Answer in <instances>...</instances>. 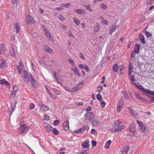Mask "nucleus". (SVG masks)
<instances>
[{
	"instance_id": "obj_1",
	"label": "nucleus",
	"mask_w": 154,
	"mask_h": 154,
	"mask_svg": "<svg viewBox=\"0 0 154 154\" xmlns=\"http://www.w3.org/2000/svg\"><path fill=\"white\" fill-rule=\"evenodd\" d=\"M132 84H134L141 91L146 94V95L151 99L152 101H154V91H151L147 89L144 88L138 82H134Z\"/></svg>"
},
{
	"instance_id": "obj_2",
	"label": "nucleus",
	"mask_w": 154,
	"mask_h": 154,
	"mask_svg": "<svg viewBox=\"0 0 154 154\" xmlns=\"http://www.w3.org/2000/svg\"><path fill=\"white\" fill-rule=\"evenodd\" d=\"M135 123L134 122L132 123L129 126L127 131L128 135L130 137L133 136L135 133Z\"/></svg>"
},
{
	"instance_id": "obj_3",
	"label": "nucleus",
	"mask_w": 154,
	"mask_h": 154,
	"mask_svg": "<svg viewBox=\"0 0 154 154\" xmlns=\"http://www.w3.org/2000/svg\"><path fill=\"white\" fill-rule=\"evenodd\" d=\"M121 123H122L121 122L118 121L115 122L113 124V127L116 128V131L118 132L122 130L125 128L124 125H120Z\"/></svg>"
},
{
	"instance_id": "obj_4",
	"label": "nucleus",
	"mask_w": 154,
	"mask_h": 154,
	"mask_svg": "<svg viewBox=\"0 0 154 154\" xmlns=\"http://www.w3.org/2000/svg\"><path fill=\"white\" fill-rule=\"evenodd\" d=\"M29 128V126H28L26 124H23L21 125L20 124V134L23 136L27 133L28 131Z\"/></svg>"
},
{
	"instance_id": "obj_5",
	"label": "nucleus",
	"mask_w": 154,
	"mask_h": 154,
	"mask_svg": "<svg viewBox=\"0 0 154 154\" xmlns=\"http://www.w3.org/2000/svg\"><path fill=\"white\" fill-rule=\"evenodd\" d=\"M23 77L25 78L26 83H28L31 81L34 78L31 74L28 73L25 71L23 72Z\"/></svg>"
},
{
	"instance_id": "obj_6",
	"label": "nucleus",
	"mask_w": 154,
	"mask_h": 154,
	"mask_svg": "<svg viewBox=\"0 0 154 154\" xmlns=\"http://www.w3.org/2000/svg\"><path fill=\"white\" fill-rule=\"evenodd\" d=\"M124 102L122 100H120L117 104L116 109L118 112H120L124 107Z\"/></svg>"
},
{
	"instance_id": "obj_7",
	"label": "nucleus",
	"mask_w": 154,
	"mask_h": 154,
	"mask_svg": "<svg viewBox=\"0 0 154 154\" xmlns=\"http://www.w3.org/2000/svg\"><path fill=\"white\" fill-rule=\"evenodd\" d=\"M94 116V114L91 112H87L85 114V117L87 120L93 119Z\"/></svg>"
},
{
	"instance_id": "obj_8",
	"label": "nucleus",
	"mask_w": 154,
	"mask_h": 154,
	"mask_svg": "<svg viewBox=\"0 0 154 154\" xmlns=\"http://www.w3.org/2000/svg\"><path fill=\"white\" fill-rule=\"evenodd\" d=\"M71 69L73 72V74L76 75L79 77L81 76V74L79 72L78 68L76 65L72 66Z\"/></svg>"
},
{
	"instance_id": "obj_9",
	"label": "nucleus",
	"mask_w": 154,
	"mask_h": 154,
	"mask_svg": "<svg viewBox=\"0 0 154 154\" xmlns=\"http://www.w3.org/2000/svg\"><path fill=\"white\" fill-rule=\"evenodd\" d=\"M137 123L138 125L140 131H144L146 129V127L143 125V122L141 121L137 120Z\"/></svg>"
},
{
	"instance_id": "obj_10",
	"label": "nucleus",
	"mask_w": 154,
	"mask_h": 154,
	"mask_svg": "<svg viewBox=\"0 0 154 154\" xmlns=\"http://www.w3.org/2000/svg\"><path fill=\"white\" fill-rule=\"evenodd\" d=\"M26 23L30 24L35 23V20L30 15L27 16L26 17Z\"/></svg>"
},
{
	"instance_id": "obj_11",
	"label": "nucleus",
	"mask_w": 154,
	"mask_h": 154,
	"mask_svg": "<svg viewBox=\"0 0 154 154\" xmlns=\"http://www.w3.org/2000/svg\"><path fill=\"white\" fill-rule=\"evenodd\" d=\"M130 147L128 145H125L121 149V152L122 154H127Z\"/></svg>"
},
{
	"instance_id": "obj_12",
	"label": "nucleus",
	"mask_w": 154,
	"mask_h": 154,
	"mask_svg": "<svg viewBox=\"0 0 154 154\" xmlns=\"http://www.w3.org/2000/svg\"><path fill=\"white\" fill-rule=\"evenodd\" d=\"M128 68L129 69V75H131V72L136 73L137 72V70L135 68L132 66V64L131 63H129V65L128 66Z\"/></svg>"
},
{
	"instance_id": "obj_13",
	"label": "nucleus",
	"mask_w": 154,
	"mask_h": 154,
	"mask_svg": "<svg viewBox=\"0 0 154 154\" xmlns=\"http://www.w3.org/2000/svg\"><path fill=\"white\" fill-rule=\"evenodd\" d=\"M39 106L40 107V109L46 112L49 109L48 106L43 104L42 103L41 104H39Z\"/></svg>"
},
{
	"instance_id": "obj_14",
	"label": "nucleus",
	"mask_w": 154,
	"mask_h": 154,
	"mask_svg": "<svg viewBox=\"0 0 154 154\" xmlns=\"http://www.w3.org/2000/svg\"><path fill=\"white\" fill-rule=\"evenodd\" d=\"M14 31L18 33L20 31V25L19 23H15Z\"/></svg>"
},
{
	"instance_id": "obj_15",
	"label": "nucleus",
	"mask_w": 154,
	"mask_h": 154,
	"mask_svg": "<svg viewBox=\"0 0 154 154\" xmlns=\"http://www.w3.org/2000/svg\"><path fill=\"white\" fill-rule=\"evenodd\" d=\"M119 28V26L118 25H114V26L111 27L110 28L109 33L110 34H112L116 30Z\"/></svg>"
},
{
	"instance_id": "obj_16",
	"label": "nucleus",
	"mask_w": 154,
	"mask_h": 154,
	"mask_svg": "<svg viewBox=\"0 0 154 154\" xmlns=\"http://www.w3.org/2000/svg\"><path fill=\"white\" fill-rule=\"evenodd\" d=\"M84 81L79 82L78 85H76L75 86L74 88V89L75 91H77L79 89L82 88V86L84 85Z\"/></svg>"
},
{
	"instance_id": "obj_17",
	"label": "nucleus",
	"mask_w": 154,
	"mask_h": 154,
	"mask_svg": "<svg viewBox=\"0 0 154 154\" xmlns=\"http://www.w3.org/2000/svg\"><path fill=\"white\" fill-rule=\"evenodd\" d=\"M44 49L45 51L49 54H52L53 53V50L49 48L48 45H45Z\"/></svg>"
},
{
	"instance_id": "obj_18",
	"label": "nucleus",
	"mask_w": 154,
	"mask_h": 154,
	"mask_svg": "<svg viewBox=\"0 0 154 154\" xmlns=\"http://www.w3.org/2000/svg\"><path fill=\"white\" fill-rule=\"evenodd\" d=\"M91 123L94 126H99L100 125V123L99 121L97 119H94L91 121Z\"/></svg>"
},
{
	"instance_id": "obj_19",
	"label": "nucleus",
	"mask_w": 154,
	"mask_h": 154,
	"mask_svg": "<svg viewBox=\"0 0 154 154\" xmlns=\"http://www.w3.org/2000/svg\"><path fill=\"white\" fill-rule=\"evenodd\" d=\"M54 75L55 79L60 84L62 83L61 77L60 76L57 75V73L56 72H54Z\"/></svg>"
},
{
	"instance_id": "obj_20",
	"label": "nucleus",
	"mask_w": 154,
	"mask_h": 154,
	"mask_svg": "<svg viewBox=\"0 0 154 154\" xmlns=\"http://www.w3.org/2000/svg\"><path fill=\"white\" fill-rule=\"evenodd\" d=\"M63 127L64 130L66 131L68 130L69 129V125L68 123V120L67 122H64L63 124Z\"/></svg>"
},
{
	"instance_id": "obj_21",
	"label": "nucleus",
	"mask_w": 154,
	"mask_h": 154,
	"mask_svg": "<svg viewBox=\"0 0 154 154\" xmlns=\"http://www.w3.org/2000/svg\"><path fill=\"white\" fill-rule=\"evenodd\" d=\"M6 47L5 44H1L0 46V54H2L5 51Z\"/></svg>"
},
{
	"instance_id": "obj_22",
	"label": "nucleus",
	"mask_w": 154,
	"mask_h": 154,
	"mask_svg": "<svg viewBox=\"0 0 154 154\" xmlns=\"http://www.w3.org/2000/svg\"><path fill=\"white\" fill-rule=\"evenodd\" d=\"M7 65V62L4 60H2L0 62V68H3Z\"/></svg>"
},
{
	"instance_id": "obj_23",
	"label": "nucleus",
	"mask_w": 154,
	"mask_h": 154,
	"mask_svg": "<svg viewBox=\"0 0 154 154\" xmlns=\"http://www.w3.org/2000/svg\"><path fill=\"white\" fill-rule=\"evenodd\" d=\"M75 12L80 14H85V12L84 9H78L75 10Z\"/></svg>"
},
{
	"instance_id": "obj_24",
	"label": "nucleus",
	"mask_w": 154,
	"mask_h": 154,
	"mask_svg": "<svg viewBox=\"0 0 154 154\" xmlns=\"http://www.w3.org/2000/svg\"><path fill=\"white\" fill-rule=\"evenodd\" d=\"M30 82H31L32 86L34 88H36L37 86V83L36 80L33 78Z\"/></svg>"
},
{
	"instance_id": "obj_25",
	"label": "nucleus",
	"mask_w": 154,
	"mask_h": 154,
	"mask_svg": "<svg viewBox=\"0 0 154 154\" xmlns=\"http://www.w3.org/2000/svg\"><path fill=\"white\" fill-rule=\"evenodd\" d=\"M140 49V46L138 44H136L135 45L134 52L135 54H137L139 52Z\"/></svg>"
},
{
	"instance_id": "obj_26",
	"label": "nucleus",
	"mask_w": 154,
	"mask_h": 154,
	"mask_svg": "<svg viewBox=\"0 0 154 154\" xmlns=\"http://www.w3.org/2000/svg\"><path fill=\"white\" fill-rule=\"evenodd\" d=\"M45 125L46 126L45 129L46 130L48 131H51L53 128L48 123H46L45 124Z\"/></svg>"
},
{
	"instance_id": "obj_27",
	"label": "nucleus",
	"mask_w": 154,
	"mask_h": 154,
	"mask_svg": "<svg viewBox=\"0 0 154 154\" xmlns=\"http://www.w3.org/2000/svg\"><path fill=\"white\" fill-rule=\"evenodd\" d=\"M73 21L77 26H79L81 23V21L75 17L73 18Z\"/></svg>"
},
{
	"instance_id": "obj_28",
	"label": "nucleus",
	"mask_w": 154,
	"mask_h": 154,
	"mask_svg": "<svg viewBox=\"0 0 154 154\" xmlns=\"http://www.w3.org/2000/svg\"><path fill=\"white\" fill-rule=\"evenodd\" d=\"M0 83L2 85H6L9 86L10 85L9 83L7 82L5 79H2L0 80Z\"/></svg>"
},
{
	"instance_id": "obj_29",
	"label": "nucleus",
	"mask_w": 154,
	"mask_h": 154,
	"mask_svg": "<svg viewBox=\"0 0 154 154\" xmlns=\"http://www.w3.org/2000/svg\"><path fill=\"white\" fill-rule=\"evenodd\" d=\"M9 54L11 56H15V52L13 48L11 47L10 48Z\"/></svg>"
},
{
	"instance_id": "obj_30",
	"label": "nucleus",
	"mask_w": 154,
	"mask_h": 154,
	"mask_svg": "<svg viewBox=\"0 0 154 154\" xmlns=\"http://www.w3.org/2000/svg\"><path fill=\"white\" fill-rule=\"evenodd\" d=\"M135 95L136 98H137L138 100L142 101H144L145 99L143 98L139 94L137 93H135Z\"/></svg>"
},
{
	"instance_id": "obj_31",
	"label": "nucleus",
	"mask_w": 154,
	"mask_h": 154,
	"mask_svg": "<svg viewBox=\"0 0 154 154\" xmlns=\"http://www.w3.org/2000/svg\"><path fill=\"white\" fill-rule=\"evenodd\" d=\"M89 145L88 142L86 141L83 143L82 145V147L84 149L88 148L89 147Z\"/></svg>"
},
{
	"instance_id": "obj_32",
	"label": "nucleus",
	"mask_w": 154,
	"mask_h": 154,
	"mask_svg": "<svg viewBox=\"0 0 154 154\" xmlns=\"http://www.w3.org/2000/svg\"><path fill=\"white\" fill-rule=\"evenodd\" d=\"M112 141L111 140H108L106 143L105 146V148L106 149H108L110 147V146L111 143Z\"/></svg>"
},
{
	"instance_id": "obj_33",
	"label": "nucleus",
	"mask_w": 154,
	"mask_h": 154,
	"mask_svg": "<svg viewBox=\"0 0 154 154\" xmlns=\"http://www.w3.org/2000/svg\"><path fill=\"white\" fill-rule=\"evenodd\" d=\"M45 33L46 34V36L50 40H52L53 38L48 31H46V32H45Z\"/></svg>"
},
{
	"instance_id": "obj_34",
	"label": "nucleus",
	"mask_w": 154,
	"mask_h": 154,
	"mask_svg": "<svg viewBox=\"0 0 154 154\" xmlns=\"http://www.w3.org/2000/svg\"><path fill=\"white\" fill-rule=\"evenodd\" d=\"M139 38L140 42L143 44L145 43L144 38L143 35L140 34L139 35Z\"/></svg>"
},
{
	"instance_id": "obj_35",
	"label": "nucleus",
	"mask_w": 154,
	"mask_h": 154,
	"mask_svg": "<svg viewBox=\"0 0 154 154\" xmlns=\"http://www.w3.org/2000/svg\"><path fill=\"white\" fill-rule=\"evenodd\" d=\"M17 70L19 74H20L21 73L23 69V67H21L20 66H17Z\"/></svg>"
},
{
	"instance_id": "obj_36",
	"label": "nucleus",
	"mask_w": 154,
	"mask_h": 154,
	"mask_svg": "<svg viewBox=\"0 0 154 154\" xmlns=\"http://www.w3.org/2000/svg\"><path fill=\"white\" fill-rule=\"evenodd\" d=\"M84 131V129L83 128L79 129L78 130L75 131V132L77 134H80L82 133Z\"/></svg>"
},
{
	"instance_id": "obj_37",
	"label": "nucleus",
	"mask_w": 154,
	"mask_h": 154,
	"mask_svg": "<svg viewBox=\"0 0 154 154\" xmlns=\"http://www.w3.org/2000/svg\"><path fill=\"white\" fill-rule=\"evenodd\" d=\"M118 70V65L117 64H114L113 66V70L114 72H116Z\"/></svg>"
},
{
	"instance_id": "obj_38",
	"label": "nucleus",
	"mask_w": 154,
	"mask_h": 154,
	"mask_svg": "<svg viewBox=\"0 0 154 154\" xmlns=\"http://www.w3.org/2000/svg\"><path fill=\"white\" fill-rule=\"evenodd\" d=\"M131 113L133 116L134 117L137 118V114L135 111H134L132 109L131 110Z\"/></svg>"
},
{
	"instance_id": "obj_39",
	"label": "nucleus",
	"mask_w": 154,
	"mask_h": 154,
	"mask_svg": "<svg viewBox=\"0 0 154 154\" xmlns=\"http://www.w3.org/2000/svg\"><path fill=\"white\" fill-rule=\"evenodd\" d=\"M123 95L124 96L125 99L128 100L129 99V96L128 93L125 91H123Z\"/></svg>"
},
{
	"instance_id": "obj_40",
	"label": "nucleus",
	"mask_w": 154,
	"mask_h": 154,
	"mask_svg": "<svg viewBox=\"0 0 154 154\" xmlns=\"http://www.w3.org/2000/svg\"><path fill=\"white\" fill-rule=\"evenodd\" d=\"M70 4L69 3L66 4L61 3L60 4V6L61 7L68 8L70 6Z\"/></svg>"
},
{
	"instance_id": "obj_41",
	"label": "nucleus",
	"mask_w": 154,
	"mask_h": 154,
	"mask_svg": "<svg viewBox=\"0 0 154 154\" xmlns=\"http://www.w3.org/2000/svg\"><path fill=\"white\" fill-rule=\"evenodd\" d=\"M130 80L132 81L131 83H134L136 81V80L135 79L134 76L133 75H131L130 77Z\"/></svg>"
},
{
	"instance_id": "obj_42",
	"label": "nucleus",
	"mask_w": 154,
	"mask_h": 154,
	"mask_svg": "<svg viewBox=\"0 0 154 154\" xmlns=\"http://www.w3.org/2000/svg\"><path fill=\"white\" fill-rule=\"evenodd\" d=\"M145 34L147 37H149L152 36V34L150 32H148L146 31L145 32Z\"/></svg>"
},
{
	"instance_id": "obj_43",
	"label": "nucleus",
	"mask_w": 154,
	"mask_h": 154,
	"mask_svg": "<svg viewBox=\"0 0 154 154\" xmlns=\"http://www.w3.org/2000/svg\"><path fill=\"white\" fill-rule=\"evenodd\" d=\"M86 9L87 10L89 11L90 12H92V10L90 6L88 4H87L86 5Z\"/></svg>"
},
{
	"instance_id": "obj_44",
	"label": "nucleus",
	"mask_w": 154,
	"mask_h": 154,
	"mask_svg": "<svg viewBox=\"0 0 154 154\" xmlns=\"http://www.w3.org/2000/svg\"><path fill=\"white\" fill-rule=\"evenodd\" d=\"M16 94V93H15V92H13L10 95V98L11 99H13L15 97Z\"/></svg>"
},
{
	"instance_id": "obj_45",
	"label": "nucleus",
	"mask_w": 154,
	"mask_h": 154,
	"mask_svg": "<svg viewBox=\"0 0 154 154\" xmlns=\"http://www.w3.org/2000/svg\"><path fill=\"white\" fill-rule=\"evenodd\" d=\"M68 61L71 64H72V66H75V64L74 61L72 59H68Z\"/></svg>"
},
{
	"instance_id": "obj_46",
	"label": "nucleus",
	"mask_w": 154,
	"mask_h": 154,
	"mask_svg": "<svg viewBox=\"0 0 154 154\" xmlns=\"http://www.w3.org/2000/svg\"><path fill=\"white\" fill-rule=\"evenodd\" d=\"M99 29V26L98 25H96L94 28V31L97 32L98 31Z\"/></svg>"
},
{
	"instance_id": "obj_47",
	"label": "nucleus",
	"mask_w": 154,
	"mask_h": 154,
	"mask_svg": "<svg viewBox=\"0 0 154 154\" xmlns=\"http://www.w3.org/2000/svg\"><path fill=\"white\" fill-rule=\"evenodd\" d=\"M97 99L99 101H100L102 99V97L100 94H97L96 96Z\"/></svg>"
},
{
	"instance_id": "obj_48",
	"label": "nucleus",
	"mask_w": 154,
	"mask_h": 154,
	"mask_svg": "<svg viewBox=\"0 0 154 154\" xmlns=\"http://www.w3.org/2000/svg\"><path fill=\"white\" fill-rule=\"evenodd\" d=\"M35 107L34 105L32 103H31L29 105V108L30 110L34 108Z\"/></svg>"
},
{
	"instance_id": "obj_49",
	"label": "nucleus",
	"mask_w": 154,
	"mask_h": 154,
	"mask_svg": "<svg viewBox=\"0 0 154 154\" xmlns=\"http://www.w3.org/2000/svg\"><path fill=\"white\" fill-rule=\"evenodd\" d=\"M53 89L55 92V93L57 94V95H60V92L58 91L57 89H55V88H53Z\"/></svg>"
},
{
	"instance_id": "obj_50",
	"label": "nucleus",
	"mask_w": 154,
	"mask_h": 154,
	"mask_svg": "<svg viewBox=\"0 0 154 154\" xmlns=\"http://www.w3.org/2000/svg\"><path fill=\"white\" fill-rule=\"evenodd\" d=\"M60 123V121L58 120H56L55 121H54V125L56 126H57Z\"/></svg>"
},
{
	"instance_id": "obj_51",
	"label": "nucleus",
	"mask_w": 154,
	"mask_h": 154,
	"mask_svg": "<svg viewBox=\"0 0 154 154\" xmlns=\"http://www.w3.org/2000/svg\"><path fill=\"white\" fill-rule=\"evenodd\" d=\"M101 22L102 23L106 25L108 24V21L105 20H101Z\"/></svg>"
},
{
	"instance_id": "obj_52",
	"label": "nucleus",
	"mask_w": 154,
	"mask_h": 154,
	"mask_svg": "<svg viewBox=\"0 0 154 154\" xmlns=\"http://www.w3.org/2000/svg\"><path fill=\"white\" fill-rule=\"evenodd\" d=\"M153 0H147L146 2V4L147 5H151L153 2Z\"/></svg>"
},
{
	"instance_id": "obj_53",
	"label": "nucleus",
	"mask_w": 154,
	"mask_h": 154,
	"mask_svg": "<svg viewBox=\"0 0 154 154\" xmlns=\"http://www.w3.org/2000/svg\"><path fill=\"white\" fill-rule=\"evenodd\" d=\"M100 6L101 8L105 10L107 8V6L103 4H101Z\"/></svg>"
},
{
	"instance_id": "obj_54",
	"label": "nucleus",
	"mask_w": 154,
	"mask_h": 154,
	"mask_svg": "<svg viewBox=\"0 0 154 154\" xmlns=\"http://www.w3.org/2000/svg\"><path fill=\"white\" fill-rule=\"evenodd\" d=\"M53 134L55 135H57L58 134V131L57 130V129L55 128L53 129Z\"/></svg>"
},
{
	"instance_id": "obj_55",
	"label": "nucleus",
	"mask_w": 154,
	"mask_h": 154,
	"mask_svg": "<svg viewBox=\"0 0 154 154\" xmlns=\"http://www.w3.org/2000/svg\"><path fill=\"white\" fill-rule=\"evenodd\" d=\"M58 17L60 20H65L64 17L61 14H59Z\"/></svg>"
},
{
	"instance_id": "obj_56",
	"label": "nucleus",
	"mask_w": 154,
	"mask_h": 154,
	"mask_svg": "<svg viewBox=\"0 0 154 154\" xmlns=\"http://www.w3.org/2000/svg\"><path fill=\"white\" fill-rule=\"evenodd\" d=\"M44 119L46 120H48L49 119V116L48 115H46L43 117Z\"/></svg>"
},
{
	"instance_id": "obj_57",
	"label": "nucleus",
	"mask_w": 154,
	"mask_h": 154,
	"mask_svg": "<svg viewBox=\"0 0 154 154\" xmlns=\"http://www.w3.org/2000/svg\"><path fill=\"white\" fill-rule=\"evenodd\" d=\"M18 89V88L17 86H15L13 88V92L16 93Z\"/></svg>"
},
{
	"instance_id": "obj_58",
	"label": "nucleus",
	"mask_w": 154,
	"mask_h": 154,
	"mask_svg": "<svg viewBox=\"0 0 154 154\" xmlns=\"http://www.w3.org/2000/svg\"><path fill=\"white\" fill-rule=\"evenodd\" d=\"M17 104V102H15L14 103H12L11 106V107L12 108L15 109L16 105Z\"/></svg>"
},
{
	"instance_id": "obj_59",
	"label": "nucleus",
	"mask_w": 154,
	"mask_h": 154,
	"mask_svg": "<svg viewBox=\"0 0 154 154\" xmlns=\"http://www.w3.org/2000/svg\"><path fill=\"white\" fill-rule=\"evenodd\" d=\"M91 143L93 146H95L97 145V142L94 140H92L91 142Z\"/></svg>"
},
{
	"instance_id": "obj_60",
	"label": "nucleus",
	"mask_w": 154,
	"mask_h": 154,
	"mask_svg": "<svg viewBox=\"0 0 154 154\" xmlns=\"http://www.w3.org/2000/svg\"><path fill=\"white\" fill-rule=\"evenodd\" d=\"M60 27L63 28L64 29H67L66 26L65 25H64L62 23H60Z\"/></svg>"
},
{
	"instance_id": "obj_61",
	"label": "nucleus",
	"mask_w": 154,
	"mask_h": 154,
	"mask_svg": "<svg viewBox=\"0 0 154 154\" xmlns=\"http://www.w3.org/2000/svg\"><path fill=\"white\" fill-rule=\"evenodd\" d=\"M78 67L79 68L82 69H84V67L85 66V65H83L82 64H79L78 65Z\"/></svg>"
},
{
	"instance_id": "obj_62",
	"label": "nucleus",
	"mask_w": 154,
	"mask_h": 154,
	"mask_svg": "<svg viewBox=\"0 0 154 154\" xmlns=\"http://www.w3.org/2000/svg\"><path fill=\"white\" fill-rule=\"evenodd\" d=\"M143 65V63H137L136 65V66L138 67L140 69Z\"/></svg>"
},
{
	"instance_id": "obj_63",
	"label": "nucleus",
	"mask_w": 154,
	"mask_h": 154,
	"mask_svg": "<svg viewBox=\"0 0 154 154\" xmlns=\"http://www.w3.org/2000/svg\"><path fill=\"white\" fill-rule=\"evenodd\" d=\"M84 69H85V71L87 72H89L90 71L88 66H87L86 65H85V66L84 68Z\"/></svg>"
},
{
	"instance_id": "obj_64",
	"label": "nucleus",
	"mask_w": 154,
	"mask_h": 154,
	"mask_svg": "<svg viewBox=\"0 0 154 154\" xmlns=\"http://www.w3.org/2000/svg\"><path fill=\"white\" fill-rule=\"evenodd\" d=\"M83 128H84V131L85 130L88 131L89 129V127L88 125H85Z\"/></svg>"
}]
</instances>
